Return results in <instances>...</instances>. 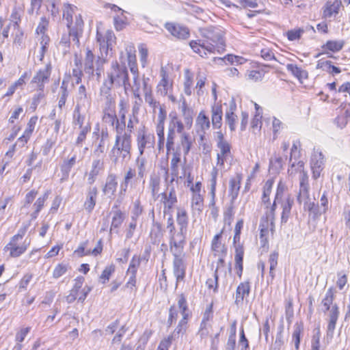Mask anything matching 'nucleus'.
Masks as SVG:
<instances>
[{"instance_id":"35","label":"nucleus","mask_w":350,"mask_h":350,"mask_svg":"<svg viewBox=\"0 0 350 350\" xmlns=\"http://www.w3.org/2000/svg\"><path fill=\"white\" fill-rule=\"evenodd\" d=\"M266 122L271 124L269 130L272 132L273 139H276L284 128V124L275 116L268 118Z\"/></svg>"},{"instance_id":"5","label":"nucleus","mask_w":350,"mask_h":350,"mask_svg":"<svg viewBox=\"0 0 350 350\" xmlns=\"http://www.w3.org/2000/svg\"><path fill=\"white\" fill-rule=\"evenodd\" d=\"M275 202L272 203V205L269 207L270 210L269 213H266L265 215L263 216L260 222V241L261 247L265 250L269 249V235L271 234H273L275 232V215L276 211Z\"/></svg>"},{"instance_id":"42","label":"nucleus","mask_w":350,"mask_h":350,"mask_svg":"<svg viewBox=\"0 0 350 350\" xmlns=\"http://www.w3.org/2000/svg\"><path fill=\"white\" fill-rule=\"evenodd\" d=\"M111 214L112 216V221H111V225L110 228V232H117L116 229L120 227V226L122 224V223L124 221V214L118 211H112L111 212Z\"/></svg>"},{"instance_id":"47","label":"nucleus","mask_w":350,"mask_h":350,"mask_svg":"<svg viewBox=\"0 0 350 350\" xmlns=\"http://www.w3.org/2000/svg\"><path fill=\"white\" fill-rule=\"evenodd\" d=\"M304 331L303 323H296L295 325V329L292 334V340L295 343V348L296 350L299 349V345L301 341V336Z\"/></svg>"},{"instance_id":"16","label":"nucleus","mask_w":350,"mask_h":350,"mask_svg":"<svg viewBox=\"0 0 350 350\" xmlns=\"http://www.w3.org/2000/svg\"><path fill=\"white\" fill-rule=\"evenodd\" d=\"M196 131L200 134V139L201 142L206 140V131L209 130L211 127V122L209 117L206 114L205 110L202 109L198 113L196 118Z\"/></svg>"},{"instance_id":"32","label":"nucleus","mask_w":350,"mask_h":350,"mask_svg":"<svg viewBox=\"0 0 350 350\" xmlns=\"http://www.w3.org/2000/svg\"><path fill=\"white\" fill-rule=\"evenodd\" d=\"M173 271L177 282L184 280L186 273V267L183 258H174Z\"/></svg>"},{"instance_id":"36","label":"nucleus","mask_w":350,"mask_h":350,"mask_svg":"<svg viewBox=\"0 0 350 350\" xmlns=\"http://www.w3.org/2000/svg\"><path fill=\"white\" fill-rule=\"evenodd\" d=\"M213 317V302L212 301L210 303L206 308L205 309V311L203 314V318L202 321V323L200 325V336L201 337H205L208 335V331L206 329V325L205 323L210 320H211Z\"/></svg>"},{"instance_id":"45","label":"nucleus","mask_w":350,"mask_h":350,"mask_svg":"<svg viewBox=\"0 0 350 350\" xmlns=\"http://www.w3.org/2000/svg\"><path fill=\"white\" fill-rule=\"evenodd\" d=\"M77 156L74 154L68 159H65L61 165V171L63 174L62 178H67L72 167L76 163Z\"/></svg>"},{"instance_id":"52","label":"nucleus","mask_w":350,"mask_h":350,"mask_svg":"<svg viewBox=\"0 0 350 350\" xmlns=\"http://www.w3.org/2000/svg\"><path fill=\"white\" fill-rule=\"evenodd\" d=\"M40 49L38 57L39 60L42 61L44 57L45 53L48 50V46L50 42V38L47 35H42L39 38Z\"/></svg>"},{"instance_id":"43","label":"nucleus","mask_w":350,"mask_h":350,"mask_svg":"<svg viewBox=\"0 0 350 350\" xmlns=\"http://www.w3.org/2000/svg\"><path fill=\"white\" fill-rule=\"evenodd\" d=\"M294 204V200L291 195L288 194L285 200L282 203V219H285L286 220L288 218Z\"/></svg>"},{"instance_id":"26","label":"nucleus","mask_w":350,"mask_h":350,"mask_svg":"<svg viewBox=\"0 0 350 350\" xmlns=\"http://www.w3.org/2000/svg\"><path fill=\"white\" fill-rule=\"evenodd\" d=\"M345 44L343 40H328L321 46V53L319 55L338 53L341 51Z\"/></svg>"},{"instance_id":"4","label":"nucleus","mask_w":350,"mask_h":350,"mask_svg":"<svg viewBox=\"0 0 350 350\" xmlns=\"http://www.w3.org/2000/svg\"><path fill=\"white\" fill-rule=\"evenodd\" d=\"M336 293V288L334 286H330L321 300V304L324 308L323 311L327 313V334L331 336L334 334L340 316L339 307L337 304L334 303Z\"/></svg>"},{"instance_id":"53","label":"nucleus","mask_w":350,"mask_h":350,"mask_svg":"<svg viewBox=\"0 0 350 350\" xmlns=\"http://www.w3.org/2000/svg\"><path fill=\"white\" fill-rule=\"evenodd\" d=\"M49 191H46L42 196L39 197L33 205L34 212L32 213L33 217L36 218L40 211L42 210L46 200L48 199Z\"/></svg>"},{"instance_id":"55","label":"nucleus","mask_w":350,"mask_h":350,"mask_svg":"<svg viewBox=\"0 0 350 350\" xmlns=\"http://www.w3.org/2000/svg\"><path fill=\"white\" fill-rule=\"evenodd\" d=\"M305 30L302 27H297L288 30L285 33V36L289 41H295L301 39L302 35L304 33Z\"/></svg>"},{"instance_id":"50","label":"nucleus","mask_w":350,"mask_h":350,"mask_svg":"<svg viewBox=\"0 0 350 350\" xmlns=\"http://www.w3.org/2000/svg\"><path fill=\"white\" fill-rule=\"evenodd\" d=\"M220 269H217V265L215 270L213 278H208L206 281V286L209 291H212L214 293L218 292L219 283H218V271Z\"/></svg>"},{"instance_id":"38","label":"nucleus","mask_w":350,"mask_h":350,"mask_svg":"<svg viewBox=\"0 0 350 350\" xmlns=\"http://www.w3.org/2000/svg\"><path fill=\"white\" fill-rule=\"evenodd\" d=\"M97 196V189L96 187L90 188L88 192L86 200L84 203V208L86 211L90 213L95 205L96 202Z\"/></svg>"},{"instance_id":"25","label":"nucleus","mask_w":350,"mask_h":350,"mask_svg":"<svg viewBox=\"0 0 350 350\" xmlns=\"http://www.w3.org/2000/svg\"><path fill=\"white\" fill-rule=\"evenodd\" d=\"M77 8L73 5L66 3L64 5L63 18L66 21V25L68 28H72L75 27V22L76 16H81L77 14Z\"/></svg>"},{"instance_id":"64","label":"nucleus","mask_w":350,"mask_h":350,"mask_svg":"<svg viewBox=\"0 0 350 350\" xmlns=\"http://www.w3.org/2000/svg\"><path fill=\"white\" fill-rule=\"evenodd\" d=\"M56 143V137H50L46 139L45 143L41 147V151L44 156H47L51 152L52 148Z\"/></svg>"},{"instance_id":"60","label":"nucleus","mask_w":350,"mask_h":350,"mask_svg":"<svg viewBox=\"0 0 350 350\" xmlns=\"http://www.w3.org/2000/svg\"><path fill=\"white\" fill-rule=\"evenodd\" d=\"M115 272V265L111 264L107 266L100 275V282L106 284L110 279L111 275Z\"/></svg>"},{"instance_id":"59","label":"nucleus","mask_w":350,"mask_h":350,"mask_svg":"<svg viewBox=\"0 0 350 350\" xmlns=\"http://www.w3.org/2000/svg\"><path fill=\"white\" fill-rule=\"evenodd\" d=\"M167 153L172 154V158L170 162L171 168L173 171H176L180 162V151L178 150H170L169 151H167Z\"/></svg>"},{"instance_id":"34","label":"nucleus","mask_w":350,"mask_h":350,"mask_svg":"<svg viewBox=\"0 0 350 350\" xmlns=\"http://www.w3.org/2000/svg\"><path fill=\"white\" fill-rule=\"evenodd\" d=\"M104 168L103 160L98 158L93 161L92 164V169L88 174V183L92 185L94 183L96 176Z\"/></svg>"},{"instance_id":"1","label":"nucleus","mask_w":350,"mask_h":350,"mask_svg":"<svg viewBox=\"0 0 350 350\" xmlns=\"http://www.w3.org/2000/svg\"><path fill=\"white\" fill-rule=\"evenodd\" d=\"M201 39L192 40L189 45L193 53L202 58L209 55L221 54L226 51L225 31L217 26H209L200 29Z\"/></svg>"},{"instance_id":"54","label":"nucleus","mask_w":350,"mask_h":350,"mask_svg":"<svg viewBox=\"0 0 350 350\" xmlns=\"http://www.w3.org/2000/svg\"><path fill=\"white\" fill-rule=\"evenodd\" d=\"M301 195L306 198L309 197V184L308 174H304L302 177H300L299 191L297 196L298 200Z\"/></svg>"},{"instance_id":"44","label":"nucleus","mask_w":350,"mask_h":350,"mask_svg":"<svg viewBox=\"0 0 350 350\" xmlns=\"http://www.w3.org/2000/svg\"><path fill=\"white\" fill-rule=\"evenodd\" d=\"M103 120L105 123L111 126H113L116 121L118 122L113 105L110 104L109 107L105 109Z\"/></svg>"},{"instance_id":"40","label":"nucleus","mask_w":350,"mask_h":350,"mask_svg":"<svg viewBox=\"0 0 350 350\" xmlns=\"http://www.w3.org/2000/svg\"><path fill=\"white\" fill-rule=\"evenodd\" d=\"M118 183L116 179V176L113 174H110L107 178L105 185L103 189V192L105 195L111 197L112 196L117 187Z\"/></svg>"},{"instance_id":"33","label":"nucleus","mask_w":350,"mask_h":350,"mask_svg":"<svg viewBox=\"0 0 350 350\" xmlns=\"http://www.w3.org/2000/svg\"><path fill=\"white\" fill-rule=\"evenodd\" d=\"M286 69L291 75L295 77L300 83L308 78V72L306 70L298 66L297 64H288L286 65Z\"/></svg>"},{"instance_id":"11","label":"nucleus","mask_w":350,"mask_h":350,"mask_svg":"<svg viewBox=\"0 0 350 350\" xmlns=\"http://www.w3.org/2000/svg\"><path fill=\"white\" fill-rule=\"evenodd\" d=\"M133 74L134 78V87L133 92L135 96L140 99L141 96H144L146 100L152 99V88L149 85V79L144 76L140 77L138 72L135 74L134 68L133 67Z\"/></svg>"},{"instance_id":"51","label":"nucleus","mask_w":350,"mask_h":350,"mask_svg":"<svg viewBox=\"0 0 350 350\" xmlns=\"http://www.w3.org/2000/svg\"><path fill=\"white\" fill-rule=\"evenodd\" d=\"M88 111L85 110H77L74 109L73 111V124L75 126H78L79 128H83L85 124H84L85 119V113Z\"/></svg>"},{"instance_id":"46","label":"nucleus","mask_w":350,"mask_h":350,"mask_svg":"<svg viewBox=\"0 0 350 350\" xmlns=\"http://www.w3.org/2000/svg\"><path fill=\"white\" fill-rule=\"evenodd\" d=\"M94 55L93 53L90 49H87L85 58L84 71L90 75H94Z\"/></svg>"},{"instance_id":"3","label":"nucleus","mask_w":350,"mask_h":350,"mask_svg":"<svg viewBox=\"0 0 350 350\" xmlns=\"http://www.w3.org/2000/svg\"><path fill=\"white\" fill-rule=\"evenodd\" d=\"M113 86L123 88L126 95L131 92L127 69L124 66L118 65L116 62L112 63L107 72V79L105 80L100 88L101 94L109 95Z\"/></svg>"},{"instance_id":"14","label":"nucleus","mask_w":350,"mask_h":350,"mask_svg":"<svg viewBox=\"0 0 350 350\" xmlns=\"http://www.w3.org/2000/svg\"><path fill=\"white\" fill-rule=\"evenodd\" d=\"M51 74V64H46L43 68L40 69L33 76L31 84L38 91H43L45 83H48Z\"/></svg>"},{"instance_id":"13","label":"nucleus","mask_w":350,"mask_h":350,"mask_svg":"<svg viewBox=\"0 0 350 350\" xmlns=\"http://www.w3.org/2000/svg\"><path fill=\"white\" fill-rule=\"evenodd\" d=\"M97 42L100 46V51L102 57H106L108 55L109 51L111 50V46L115 42L116 37L113 32L107 30L104 34L97 32Z\"/></svg>"},{"instance_id":"49","label":"nucleus","mask_w":350,"mask_h":350,"mask_svg":"<svg viewBox=\"0 0 350 350\" xmlns=\"http://www.w3.org/2000/svg\"><path fill=\"white\" fill-rule=\"evenodd\" d=\"M278 257H279V254L276 251L273 252L269 256L268 261H269V263L270 265L269 276L271 277V281L273 280V279L275 278V269L278 266Z\"/></svg>"},{"instance_id":"21","label":"nucleus","mask_w":350,"mask_h":350,"mask_svg":"<svg viewBox=\"0 0 350 350\" xmlns=\"http://www.w3.org/2000/svg\"><path fill=\"white\" fill-rule=\"evenodd\" d=\"M342 7L340 0L327 1L322 8V17L325 19L335 18Z\"/></svg>"},{"instance_id":"15","label":"nucleus","mask_w":350,"mask_h":350,"mask_svg":"<svg viewBox=\"0 0 350 350\" xmlns=\"http://www.w3.org/2000/svg\"><path fill=\"white\" fill-rule=\"evenodd\" d=\"M155 142L154 135L145 127L141 129L137 135V144L140 154L144 153L146 148L153 147Z\"/></svg>"},{"instance_id":"7","label":"nucleus","mask_w":350,"mask_h":350,"mask_svg":"<svg viewBox=\"0 0 350 350\" xmlns=\"http://www.w3.org/2000/svg\"><path fill=\"white\" fill-rule=\"evenodd\" d=\"M218 152L216 155V165L220 170L225 167V163L229 158H232V145L225 137V133L217 131L214 133Z\"/></svg>"},{"instance_id":"57","label":"nucleus","mask_w":350,"mask_h":350,"mask_svg":"<svg viewBox=\"0 0 350 350\" xmlns=\"http://www.w3.org/2000/svg\"><path fill=\"white\" fill-rule=\"evenodd\" d=\"M193 76L192 72L189 70H186L185 72V82L184 88L185 92L187 95L191 94V90L193 85Z\"/></svg>"},{"instance_id":"2","label":"nucleus","mask_w":350,"mask_h":350,"mask_svg":"<svg viewBox=\"0 0 350 350\" xmlns=\"http://www.w3.org/2000/svg\"><path fill=\"white\" fill-rule=\"evenodd\" d=\"M181 113L184 122L176 111H172L169 114L170 120L166 139V146L169 149L172 148L174 141L176 139V132L180 134L185 133V128L190 129L193 125V110L185 102L182 105Z\"/></svg>"},{"instance_id":"24","label":"nucleus","mask_w":350,"mask_h":350,"mask_svg":"<svg viewBox=\"0 0 350 350\" xmlns=\"http://www.w3.org/2000/svg\"><path fill=\"white\" fill-rule=\"evenodd\" d=\"M211 124L213 129L221 131L223 109L220 103H215L211 107Z\"/></svg>"},{"instance_id":"23","label":"nucleus","mask_w":350,"mask_h":350,"mask_svg":"<svg viewBox=\"0 0 350 350\" xmlns=\"http://www.w3.org/2000/svg\"><path fill=\"white\" fill-rule=\"evenodd\" d=\"M255 111L250 120V129L254 133L260 132L262 126V108L256 103H254Z\"/></svg>"},{"instance_id":"41","label":"nucleus","mask_w":350,"mask_h":350,"mask_svg":"<svg viewBox=\"0 0 350 350\" xmlns=\"http://www.w3.org/2000/svg\"><path fill=\"white\" fill-rule=\"evenodd\" d=\"M225 120L228 125L230 131L233 132L236 130L237 116L235 113V107H230L225 113Z\"/></svg>"},{"instance_id":"56","label":"nucleus","mask_w":350,"mask_h":350,"mask_svg":"<svg viewBox=\"0 0 350 350\" xmlns=\"http://www.w3.org/2000/svg\"><path fill=\"white\" fill-rule=\"evenodd\" d=\"M288 172L291 175H295L299 174L300 176L302 177L304 174H307V172L304 170V163L302 161H299L297 163H293L291 165V169L288 170Z\"/></svg>"},{"instance_id":"12","label":"nucleus","mask_w":350,"mask_h":350,"mask_svg":"<svg viewBox=\"0 0 350 350\" xmlns=\"http://www.w3.org/2000/svg\"><path fill=\"white\" fill-rule=\"evenodd\" d=\"M185 244V234L174 232L170 241V252L174 258H183V249Z\"/></svg>"},{"instance_id":"8","label":"nucleus","mask_w":350,"mask_h":350,"mask_svg":"<svg viewBox=\"0 0 350 350\" xmlns=\"http://www.w3.org/2000/svg\"><path fill=\"white\" fill-rule=\"evenodd\" d=\"M25 229H20L18 233L14 235L10 242L5 246L4 251L8 252L10 256L17 258L24 254L30 245V241L23 240Z\"/></svg>"},{"instance_id":"58","label":"nucleus","mask_w":350,"mask_h":350,"mask_svg":"<svg viewBox=\"0 0 350 350\" xmlns=\"http://www.w3.org/2000/svg\"><path fill=\"white\" fill-rule=\"evenodd\" d=\"M156 133L158 136V146L161 148L165 144V124L157 122L156 125Z\"/></svg>"},{"instance_id":"61","label":"nucleus","mask_w":350,"mask_h":350,"mask_svg":"<svg viewBox=\"0 0 350 350\" xmlns=\"http://www.w3.org/2000/svg\"><path fill=\"white\" fill-rule=\"evenodd\" d=\"M224 59H226L229 62V64L232 65H242L246 63L247 61L246 58L234 54H227L224 56Z\"/></svg>"},{"instance_id":"6","label":"nucleus","mask_w":350,"mask_h":350,"mask_svg":"<svg viewBox=\"0 0 350 350\" xmlns=\"http://www.w3.org/2000/svg\"><path fill=\"white\" fill-rule=\"evenodd\" d=\"M224 228L216 233L211 241V252L213 258H217V269L225 267V258L228 253V246L224 237Z\"/></svg>"},{"instance_id":"63","label":"nucleus","mask_w":350,"mask_h":350,"mask_svg":"<svg viewBox=\"0 0 350 350\" xmlns=\"http://www.w3.org/2000/svg\"><path fill=\"white\" fill-rule=\"evenodd\" d=\"M69 268L68 265L59 263L55 266L53 271V278L58 279L63 275H64Z\"/></svg>"},{"instance_id":"20","label":"nucleus","mask_w":350,"mask_h":350,"mask_svg":"<svg viewBox=\"0 0 350 350\" xmlns=\"http://www.w3.org/2000/svg\"><path fill=\"white\" fill-rule=\"evenodd\" d=\"M164 27L172 36L177 39L185 40L190 36L189 29L180 24L167 22L164 25Z\"/></svg>"},{"instance_id":"28","label":"nucleus","mask_w":350,"mask_h":350,"mask_svg":"<svg viewBox=\"0 0 350 350\" xmlns=\"http://www.w3.org/2000/svg\"><path fill=\"white\" fill-rule=\"evenodd\" d=\"M242 179V174L237 173L235 177L231 178L230 180L228 193L232 201L235 200L239 196Z\"/></svg>"},{"instance_id":"29","label":"nucleus","mask_w":350,"mask_h":350,"mask_svg":"<svg viewBox=\"0 0 350 350\" xmlns=\"http://www.w3.org/2000/svg\"><path fill=\"white\" fill-rule=\"evenodd\" d=\"M243 256L244 249L243 245H239L235 247L234 254V269L239 278L242 277L243 271Z\"/></svg>"},{"instance_id":"27","label":"nucleus","mask_w":350,"mask_h":350,"mask_svg":"<svg viewBox=\"0 0 350 350\" xmlns=\"http://www.w3.org/2000/svg\"><path fill=\"white\" fill-rule=\"evenodd\" d=\"M83 21L80 16H76L75 27L68 28L70 30V40H72L77 47H79V36L82 34Z\"/></svg>"},{"instance_id":"10","label":"nucleus","mask_w":350,"mask_h":350,"mask_svg":"<svg viewBox=\"0 0 350 350\" xmlns=\"http://www.w3.org/2000/svg\"><path fill=\"white\" fill-rule=\"evenodd\" d=\"M271 66L267 64L254 62L245 74V80L252 83H260L264 80L265 75L269 72Z\"/></svg>"},{"instance_id":"39","label":"nucleus","mask_w":350,"mask_h":350,"mask_svg":"<svg viewBox=\"0 0 350 350\" xmlns=\"http://www.w3.org/2000/svg\"><path fill=\"white\" fill-rule=\"evenodd\" d=\"M190 314L182 315V319L179 321L177 326L174 329L173 335L176 337L180 334L183 335L186 333L189 326V320Z\"/></svg>"},{"instance_id":"22","label":"nucleus","mask_w":350,"mask_h":350,"mask_svg":"<svg viewBox=\"0 0 350 350\" xmlns=\"http://www.w3.org/2000/svg\"><path fill=\"white\" fill-rule=\"evenodd\" d=\"M193 139L191 136L188 133H180V143L176 146V140L174 141L172 148L171 147L170 149L165 145L167 151L170 150H178L183 151L185 155H187L193 146Z\"/></svg>"},{"instance_id":"30","label":"nucleus","mask_w":350,"mask_h":350,"mask_svg":"<svg viewBox=\"0 0 350 350\" xmlns=\"http://www.w3.org/2000/svg\"><path fill=\"white\" fill-rule=\"evenodd\" d=\"M250 293V282L245 281L241 282L236 290L235 303L240 304L243 302L245 298L247 297Z\"/></svg>"},{"instance_id":"31","label":"nucleus","mask_w":350,"mask_h":350,"mask_svg":"<svg viewBox=\"0 0 350 350\" xmlns=\"http://www.w3.org/2000/svg\"><path fill=\"white\" fill-rule=\"evenodd\" d=\"M176 221L179 226L180 231L178 233H183L186 234L187 229L189 224V217L187 211L184 208H178L176 212Z\"/></svg>"},{"instance_id":"17","label":"nucleus","mask_w":350,"mask_h":350,"mask_svg":"<svg viewBox=\"0 0 350 350\" xmlns=\"http://www.w3.org/2000/svg\"><path fill=\"white\" fill-rule=\"evenodd\" d=\"M161 80L157 88L163 95H167L172 91L173 79L169 69L166 67H161L160 70Z\"/></svg>"},{"instance_id":"19","label":"nucleus","mask_w":350,"mask_h":350,"mask_svg":"<svg viewBox=\"0 0 350 350\" xmlns=\"http://www.w3.org/2000/svg\"><path fill=\"white\" fill-rule=\"evenodd\" d=\"M159 198H160L161 204L163 206V214L173 213V209L178 202L174 189L172 188L168 193H161Z\"/></svg>"},{"instance_id":"9","label":"nucleus","mask_w":350,"mask_h":350,"mask_svg":"<svg viewBox=\"0 0 350 350\" xmlns=\"http://www.w3.org/2000/svg\"><path fill=\"white\" fill-rule=\"evenodd\" d=\"M131 139L129 135L125 134L122 139L118 136L116 143L111 150V157L114 158L116 161L120 157H122L123 161L129 162L131 158Z\"/></svg>"},{"instance_id":"62","label":"nucleus","mask_w":350,"mask_h":350,"mask_svg":"<svg viewBox=\"0 0 350 350\" xmlns=\"http://www.w3.org/2000/svg\"><path fill=\"white\" fill-rule=\"evenodd\" d=\"M196 79L197 82L196 85V88L198 90V94L200 95L201 94H202V89L204 87L206 81V76L201 71H198L196 75Z\"/></svg>"},{"instance_id":"37","label":"nucleus","mask_w":350,"mask_h":350,"mask_svg":"<svg viewBox=\"0 0 350 350\" xmlns=\"http://www.w3.org/2000/svg\"><path fill=\"white\" fill-rule=\"evenodd\" d=\"M204 206V198L202 194L191 195V208L193 213L201 214Z\"/></svg>"},{"instance_id":"18","label":"nucleus","mask_w":350,"mask_h":350,"mask_svg":"<svg viewBox=\"0 0 350 350\" xmlns=\"http://www.w3.org/2000/svg\"><path fill=\"white\" fill-rule=\"evenodd\" d=\"M75 109L88 111L90 108L92 99L84 85H81L79 87L75 95Z\"/></svg>"},{"instance_id":"48","label":"nucleus","mask_w":350,"mask_h":350,"mask_svg":"<svg viewBox=\"0 0 350 350\" xmlns=\"http://www.w3.org/2000/svg\"><path fill=\"white\" fill-rule=\"evenodd\" d=\"M237 338V322L234 321L230 325V332L226 344L227 350H235Z\"/></svg>"}]
</instances>
